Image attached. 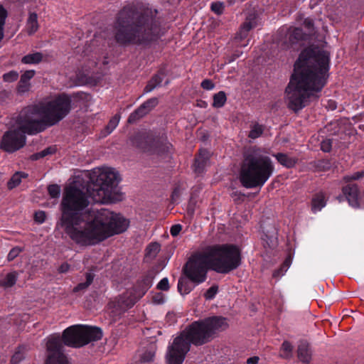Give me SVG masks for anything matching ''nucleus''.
Segmentation results:
<instances>
[{"instance_id": "f257e3e1", "label": "nucleus", "mask_w": 364, "mask_h": 364, "mask_svg": "<svg viewBox=\"0 0 364 364\" xmlns=\"http://www.w3.org/2000/svg\"><path fill=\"white\" fill-rule=\"evenodd\" d=\"M89 204L87 193L79 183L74 181L64 188L58 225L77 244L96 245L129 227V221L122 215L107 209L95 213L88 209Z\"/></svg>"}, {"instance_id": "f03ea898", "label": "nucleus", "mask_w": 364, "mask_h": 364, "mask_svg": "<svg viewBox=\"0 0 364 364\" xmlns=\"http://www.w3.org/2000/svg\"><path fill=\"white\" fill-rule=\"evenodd\" d=\"M70 109V98L65 95L23 108L17 117L16 127L3 134L0 148L8 153L21 149L26 142V134H36L56 124L65 117Z\"/></svg>"}, {"instance_id": "7ed1b4c3", "label": "nucleus", "mask_w": 364, "mask_h": 364, "mask_svg": "<svg viewBox=\"0 0 364 364\" xmlns=\"http://www.w3.org/2000/svg\"><path fill=\"white\" fill-rule=\"evenodd\" d=\"M329 60V53L318 48H307L301 53L285 90L290 109L299 111L307 105L311 97H318L327 82Z\"/></svg>"}, {"instance_id": "20e7f679", "label": "nucleus", "mask_w": 364, "mask_h": 364, "mask_svg": "<svg viewBox=\"0 0 364 364\" xmlns=\"http://www.w3.org/2000/svg\"><path fill=\"white\" fill-rule=\"evenodd\" d=\"M156 35L157 26L151 15L129 8L119 12L114 26V38L117 43L145 46L154 41Z\"/></svg>"}, {"instance_id": "39448f33", "label": "nucleus", "mask_w": 364, "mask_h": 364, "mask_svg": "<svg viewBox=\"0 0 364 364\" xmlns=\"http://www.w3.org/2000/svg\"><path fill=\"white\" fill-rule=\"evenodd\" d=\"M210 338L209 331L202 321L193 322L168 345L166 354V363L182 364L191 344L201 346L210 341Z\"/></svg>"}, {"instance_id": "423d86ee", "label": "nucleus", "mask_w": 364, "mask_h": 364, "mask_svg": "<svg viewBox=\"0 0 364 364\" xmlns=\"http://www.w3.org/2000/svg\"><path fill=\"white\" fill-rule=\"evenodd\" d=\"M274 169L271 159L260 149L252 148L245 154L240 180L245 188L261 187L272 175Z\"/></svg>"}, {"instance_id": "0eeeda50", "label": "nucleus", "mask_w": 364, "mask_h": 364, "mask_svg": "<svg viewBox=\"0 0 364 364\" xmlns=\"http://www.w3.org/2000/svg\"><path fill=\"white\" fill-rule=\"evenodd\" d=\"M91 179L93 183L87 191L93 201L97 203H114L122 200V194L118 191L119 174L109 167L96 168Z\"/></svg>"}, {"instance_id": "6e6552de", "label": "nucleus", "mask_w": 364, "mask_h": 364, "mask_svg": "<svg viewBox=\"0 0 364 364\" xmlns=\"http://www.w3.org/2000/svg\"><path fill=\"white\" fill-rule=\"evenodd\" d=\"M210 269L220 274H228L241 264L240 250L234 245H223L205 249Z\"/></svg>"}, {"instance_id": "1a4fd4ad", "label": "nucleus", "mask_w": 364, "mask_h": 364, "mask_svg": "<svg viewBox=\"0 0 364 364\" xmlns=\"http://www.w3.org/2000/svg\"><path fill=\"white\" fill-rule=\"evenodd\" d=\"M102 337L100 328L75 325L67 328L63 334L64 344L72 347H81L90 342L99 341Z\"/></svg>"}, {"instance_id": "9d476101", "label": "nucleus", "mask_w": 364, "mask_h": 364, "mask_svg": "<svg viewBox=\"0 0 364 364\" xmlns=\"http://www.w3.org/2000/svg\"><path fill=\"white\" fill-rule=\"evenodd\" d=\"M208 268L210 269V262L204 250L189 258L183 268V272L191 282L198 285L206 280Z\"/></svg>"}, {"instance_id": "9b49d317", "label": "nucleus", "mask_w": 364, "mask_h": 364, "mask_svg": "<svg viewBox=\"0 0 364 364\" xmlns=\"http://www.w3.org/2000/svg\"><path fill=\"white\" fill-rule=\"evenodd\" d=\"M133 146L140 151L149 154H162L168 151L171 144L156 139L151 135L145 133H137L131 139Z\"/></svg>"}, {"instance_id": "f8f14e48", "label": "nucleus", "mask_w": 364, "mask_h": 364, "mask_svg": "<svg viewBox=\"0 0 364 364\" xmlns=\"http://www.w3.org/2000/svg\"><path fill=\"white\" fill-rule=\"evenodd\" d=\"M48 357L46 364H68L63 353V346L59 336H50L46 343Z\"/></svg>"}, {"instance_id": "ddd939ff", "label": "nucleus", "mask_w": 364, "mask_h": 364, "mask_svg": "<svg viewBox=\"0 0 364 364\" xmlns=\"http://www.w3.org/2000/svg\"><path fill=\"white\" fill-rule=\"evenodd\" d=\"M209 331V334L212 337V335L215 331L224 329L228 326L226 319L220 316H214L206 318L202 321Z\"/></svg>"}, {"instance_id": "4468645a", "label": "nucleus", "mask_w": 364, "mask_h": 364, "mask_svg": "<svg viewBox=\"0 0 364 364\" xmlns=\"http://www.w3.org/2000/svg\"><path fill=\"white\" fill-rule=\"evenodd\" d=\"M343 192L346 196L349 205L357 208L359 206V192L358 186L355 184L348 185L343 188Z\"/></svg>"}, {"instance_id": "2eb2a0df", "label": "nucleus", "mask_w": 364, "mask_h": 364, "mask_svg": "<svg viewBox=\"0 0 364 364\" xmlns=\"http://www.w3.org/2000/svg\"><path fill=\"white\" fill-rule=\"evenodd\" d=\"M154 277L151 274L145 276L139 282V286L141 289L137 293L136 296H134L127 304V307H131L141 297L145 292L152 286Z\"/></svg>"}, {"instance_id": "dca6fc26", "label": "nucleus", "mask_w": 364, "mask_h": 364, "mask_svg": "<svg viewBox=\"0 0 364 364\" xmlns=\"http://www.w3.org/2000/svg\"><path fill=\"white\" fill-rule=\"evenodd\" d=\"M35 75V70H29L21 75L18 84L17 90L20 94H24L29 91L31 88L30 80Z\"/></svg>"}, {"instance_id": "f3484780", "label": "nucleus", "mask_w": 364, "mask_h": 364, "mask_svg": "<svg viewBox=\"0 0 364 364\" xmlns=\"http://www.w3.org/2000/svg\"><path fill=\"white\" fill-rule=\"evenodd\" d=\"M305 36L306 34L303 32L302 29L299 28H289L287 33V37L290 44H294L299 41L305 39Z\"/></svg>"}, {"instance_id": "a211bd4d", "label": "nucleus", "mask_w": 364, "mask_h": 364, "mask_svg": "<svg viewBox=\"0 0 364 364\" xmlns=\"http://www.w3.org/2000/svg\"><path fill=\"white\" fill-rule=\"evenodd\" d=\"M164 73L163 72H160L152 77V78L148 82L147 85L145 86L144 89V93H149L154 90L156 87L160 86L161 84Z\"/></svg>"}, {"instance_id": "6ab92c4d", "label": "nucleus", "mask_w": 364, "mask_h": 364, "mask_svg": "<svg viewBox=\"0 0 364 364\" xmlns=\"http://www.w3.org/2000/svg\"><path fill=\"white\" fill-rule=\"evenodd\" d=\"M274 156L280 164L287 168L294 167L297 162L296 157L285 154L279 153L275 154Z\"/></svg>"}, {"instance_id": "aec40b11", "label": "nucleus", "mask_w": 364, "mask_h": 364, "mask_svg": "<svg viewBox=\"0 0 364 364\" xmlns=\"http://www.w3.org/2000/svg\"><path fill=\"white\" fill-rule=\"evenodd\" d=\"M298 358L304 363H309L311 360V353L309 344L306 342H301L298 346Z\"/></svg>"}, {"instance_id": "412c9836", "label": "nucleus", "mask_w": 364, "mask_h": 364, "mask_svg": "<svg viewBox=\"0 0 364 364\" xmlns=\"http://www.w3.org/2000/svg\"><path fill=\"white\" fill-rule=\"evenodd\" d=\"M156 346L154 343H150L147 348L140 354L141 361L142 363H150L154 360Z\"/></svg>"}, {"instance_id": "4be33fe9", "label": "nucleus", "mask_w": 364, "mask_h": 364, "mask_svg": "<svg viewBox=\"0 0 364 364\" xmlns=\"http://www.w3.org/2000/svg\"><path fill=\"white\" fill-rule=\"evenodd\" d=\"M38 29V16L36 13H30L26 21V31L32 35Z\"/></svg>"}, {"instance_id": "5701e85b", "label": "nucleus", "mask_w": 364, "mask_h": 364, "mask_svg": "<svg viewBox=\"0 0 364 364\" xmlns=\"http://www.w3.org/2000/svg\"><path fill=\"white\" fill-rule=\"evenodd\" d=\"M256 23L247 18L246 21L241 26L239 31L237 33L236 38L242 40L247 37L249 31L255 26Z\"/></svg>"}, {"instance_id": "b1692460", "label": "nucleus", "mask_w": 364, "mask_h": 364, "mask_svg": "<svg viewBox=\"0 0 364 364\" xmlns=\"http://www.w3.org/2000/svg\"><path fill=\"white\" fill-rule=\"evenodd\" d=\"M43 55L41 52L29 53L23 56L21 63L23 64H38L43 60Z\"/></svg>"}, {"instance_id": "393cba45", "label": "nucleus", "mask_w": 364, "mask_h": 364, "mask_svg": "<svg viewBox=\"0 0 364 364\" xmlns=\"http://www.w3.org/2000/svg\"><path fill=\"white\" fill-rule=\"evenodd\" d=\"M210 154L207 150H201L199 154V156L196 159L195 168L196 171L200 172L203 166L206 164L207 161L209 159Z\"/></svg>"}, {"instance_id": "a878e982", "label": "nucleus", "mask_w": 364, "mask_h": 364, "mask_svg": "<svg viewBox=\"0 0 364 364\" xmlns=\"http://www.w3.org/2000/svg\"><path fill=\"white\" fill-rule=\"evenodd\" d=\"M326 205L325 196L323 193H318L312 200V210L314 213L320 211Z\"/></svg>"}, {"instance_id": "bb28decb", "label": "nucleus", "mask_w": 364, "mask_h": 364, "mask_svg": "<svg viewBox=\"0 0 364 364\" xmlns=\"http://www.w3.org/2000/svg\"><path fill=\"white\" fill-rule=\"evenodd\" d=\"M178 290L181 295H186L193 290V287L188 279L180 278L178 282Z\"/></svg>"}, {"instance_id": "cd10ccee", "label": "nucleus", "mask_w": 364, "mask_h": 364, "mask_svg": "<svg viewBox=\"0 0 364 364\" xmlns=\"http://www.w3.org/2000/svg\"><path fill=\"white\" fill-rule=\"evenodd\" d=\"M28 174L24 172L19 171L15 173L7 183L8 188L9 189H12L16 187L21 183V179L26 178Z\"/></svg>"}, {"instance_id": "c85d7f7f", "label": "nucleus", "mask_w": 364, "mask_h": 364, "mask_svg": "<svg viewBox=\"0 0 364 364\" xmlns=\"http://www.w3.org/2000/svg\"><path fill=\"white\" fill-rule=\"evenodd\" d=\"M17 281V274L16 272H10L0 281V286L8 288L13 287Z\"/></svg>"}, {"instance_id": "c756f323", "label": "nucleus", "mask_w": 364, "mask_h": 364, "mask_svg": "<svg viewBox=\"0 0 364 364\" xmlns=\"http://www.w3.org/2000/svg\"><path fill=\"white\" fill-rule=\"evenodd\" d=\"M161 246L158 242H152L146 249V257L148 259H154L159 252Z\"/></svg>"}, {"instance_id": "7c9ffc66", "label": "nucleus", "mask_w": 364, "mask_h": 364, "mask_svg": "<svg viewBox=\"0 0 364 364\" xmlns=\"http://www.w3.org/2000/svg\"><path fill=\"white\" fill-rule=\"evenodd\" d=\"M226 100L227 97L225 92L220 91L213 95V106L217 108L222 107L225 105Z\"/></svg>"}, {"instance_id": "2f4dec72", "label": "nucleus", "mask_w": 364, "mask_h": 364, "mask_svg": "<svg viewBox=\"0 0 364 364\" xmlns=\"http://www.w3.org/2000/svg\"><path fill=\"white\" fill-rule=\"evenodd\" d=\"M146 115V114L145 112H144V110L141 109V107L139 106L136 109H135L129 114L127 122L129 124H134Z\"/></svg>"}, {"instance_id": "473e14b6", "label": "nucleus", "mask_w": 364, "mask_h": 364, "mask_svg": "<svg viewBox=\"0 0 364 364\" xmlns=\"http://www.w3.org/2000/svg\"><path fill=\"white\" fill-rule=\"evenodd\" d=\"M146 115V114L145 112H144V110L141 109V107L139 106L136 109H135L129 114L127 122L129 124H134Z\"/></svg>"}, {"instance_id": "72a5a7b5", "label": "nucleus", "mask_w": 364, "mask_h": 364, "mask_svg": "<svg viewBox=\"0 0 364 364\" xmlns=\"http://www.w3.org/2000/svg\"><path fill=\"white\" fill-rule=\"evenodd\" d=\"M26 348L25 346H19L14 355L11 358V363L13 364H18L25 358V353Z\"/></svg>"}, {"instance_id": "f704fd0d", "label": "nucleus", "mask_w": 364, "mask_h": 364, "mask_svg": "<svg viewBox=\"0 0 364 364\" xmlns=\"http://www.w3.org/2000/svg\"><path fill=\"white\" fill-rule=\"evenodd\" d=\"M94 277L91 273L86 274V282L78 284L74 289V292L85 290L92 282Z\"/></svg>"}, {"instance_id": "c9c22d12", "label": "nucleus", "mask_w": 364, "mask_h": 364, "mask_svg": "<svg viewBox=\"0 0 364 364\" xmlns=\"http://www.w3.org/2000/svg\"><path fill=\"white\" fill-rule=\"evenodd\" d=\"M293 347L289 341H284L281 346L280 356L284 358H290L292 356Z\"/></svg>"}, {"instance_id": "e433bc0d", "label": "nucleus", "mask_w": 364, "mask_h": 364, "mask_svg": "<svg viewBox=\"0 0 364 364\" xmlns=\"http://www.w3.org/2000/svg\"><path fill=\"white\" fill-rule=\"evenodd\" d=\"M6 16L7 12L6 9L1 5H0V41L4 38V25Z\"/></svg>"}, {"instance_id": "4c0bfd02", "label": "nucleus", "mask_w": 364, "mask_h": 364, "mask_svg": "<svg viewBox=\"0 0 364 364\" xmlns=\"http://www.w3.org/2000/svg\"><path fill=\"white\" fill-rule=\"evenodd\" d=\"M262 132H263L262 126L257 124H254L252 127L251 130L249 133V137H250L252 139H257L261 136Z\"/></svg>"}, {"instance_id": "58836bf2", "label": "nucleus", "mask_w": 364, "mask_h": 364, "mask_svg": "<svg viewBox=\"0 0 364 364\" xmlns=\"http://www.w3.org/2000/svg\"><path fill=\"white\" fill-rule=\"evenodd\" d=\"M120 120V116L118 114L114 115L109 122L106 127L107 132L110 134L118 125Z\"/></svg>"}, {"instance_id": "ea45409f", "label": "nucleus", "mask_w": 364, "mask_h": 364, "mask_svg": "<svg viewBox=\"0 0 364 364\" xmlns=\"http://www.w3.org/2000/svg\"><path fill=\"white\" fill-rule=\"evenodd\" d=\"M289 266H290V260L289 259H287L284 262L282 267L274 272L273 277H279L284 275V273L287 271Z\"/></svg>"}, {"instance_id": "a19ab883", "label": "nucleus", "mask_w": 364, "mask_h": 364, "mask_svg": "<svg viewBox=\"0 0 364 364\" xmlns=\"http://www.w3.org/2000/svg\"><path fill=\"white\" fill-rule=\"evenodd\" d=\"M48 191L49 195L53 198H58L60 193V188L57 184L50 185L48 187Z\"/></svg>"}, {"instance_id": "79ce46f5", "label": "nucleus", "mask_w": 364, "mask_h": 364, "mask_svg": "<svg viewBox=\"0 0 364 364\" xmlns=\"http://www.w3.org/2000/svg\"><path fill=\"white\" fill-rule=\"evenodd\" d=\"M218 292V286L213 285L210 287L204 294V297L206 300L213 299Z\"/></svg>"}, {"instance_id": "37998d69", "label": "nucleus", "mask_w": 364, "mask_h": 364, "mask_svg": "<svg viewBox=\"0 0 364 364\" xmlns=\"http://www.w3.org/2000/svg\"><path fill=\"white\" fill-rule=\"evenodd\" d=\"M18 77V73L16 71L12 70L3 75L4 80L7 82H12L16 81Z\"/></svg>"}, {"instance_id": "c03bdc74", "label": "nucleus", "mask_w": 364, "mask_h": 364, "mask_svg": "<svg viewBox=\"0 0 364 364\" xmlns=\"http://www.w3.org/2000/svg\"><path fill=\"white\" fill-rule=\"evenodd\" d=\"M55 149L52 147H48L47 149H45L44 150L36 153V154L32 156L33 159H38L40 158H43L48 154H51L54 153Z\"/></svg>"}, {"instance_id": "a18cd8bd", "label": "nucleus", "mask_w": 364, "mask_h": 364, "mask_svg": "<svg viewBox=\"0 0 364 364\" xmlns=\"http://www.w3.org/2000/svg\"><path fill=\"white\" fill-rule=\"evenodd\" d=\"M210 8L214 13L221 14L224 10V4L220 1H215L211 4Z\"/></svg>"}, {"instance_id": "49530a36", "label": "nucleus", "mask_w": 364, "mask_h": 364, "mask_svg": "<svg viewBox=\"0 0 364 364\" xmlns=\"http://www.w3.org/2000/svg\"><path fill=\"white\" fill-rule=\"evenodd\" d=\"M159 103V100L157 97H151L146 101H145L143 104L146 106V107L151 112Z\"/></svg>"}, {"instance_id": "de8ad7c7", "label": "nucleus", "mask_w": 364, "mask_h": 364, "mask_svg": "<svg viewBox=\"0 0 364 364\" xmlns=\"http://www.w3.org/2000/svg\"><path fill=\"white\" fill-rule=\"evenodd\" d=\"M23 251V249L19 247L12 248L8 254V259L11 261L14 259Z\"/></svg>"}, {"instance_id": "09e8293b", "label": "nucleus", "mask_w": 364, "mask_h": 364, "mask_svg": "<svg viewBox=\"0 0 364 364\" xmlns=\"http://www.w3.org/2000/svg\"><path fill=\"white\" fill-rule=\"evenodd\" d=\"M157 288L160 290L167 291L169 289L168 278H163L157 284Z\"/></svg>"}, {"instance_id": "8fccbe9b", "label": "nucleus", "mask_w": 364, "mask_h": 364, "mask_svg": "<svg viewBox=\"0 0 364 364\" xmlns=\"http://www.w3.org/2000/svg\"><path fill=\"white\" fill-rule=\"evenodd\" d=\"M332 146V141L331 139H325L321 144V149L324 152L331 151Z\"/></svg>"}, {"instance_id": "3c124183", "label": "nucleus", "mask_w": 364, "mask_h": 364, "mask_svg": "<svg viewBox=\"0 0 364 364\" xmlns=\"http://www.w3.org/2000/svg\"><path fill=\"white\" fill-rule=\"evenodd\" d=\"M304 26L307 29L309 34H311L314 31V22L312 19L308 18L303 22Z\"/></svg>"}, {"instance_id": "603ef678", "label": "nucleus", "mask_w": 364, "mask_h": 364, "mask_svg": "<svg viewBox=\"0 0 364 364\" xmlns=\"http://www.w3.org/2000/svg\"><path fill=\"white\" fill-rule=\"evenodd\" d=\"M201 87L206 90H211L215 87V84L212 82V80L205 79L202 81Z\"/></svg>"}, {"instance_id": "864d4df0", "label": "nucleus", "mask_w": 364, "mask_h": 364, "mask_svg": "<svg viewBox=\"0 0 364 364\" xmlns=\"http://www.w3.org/2000/svg\"><path fill=\"white\" fill-rule=\"evenodd\" d=\"M35 220L38 223H43L46 220V213L43 211L36 212L34 215Z\"/></svg>"}, {"instance_id": "5fc2aeb1", "label": "nucleus", "mask_w": 364, "mask_h": 364, "mask_svg": "<svg viewBox=\"0 0 364 364\" xmlns=\"http://www.w3.org/2000/svg\"><path fill=\"white\" fill-rule=\"evenodd\" d=\"M181 230H182L181 225H180V224L174 225L171 228V230H170L171 235L173 237H176L180 233Z\"/></svg>"}, {"instance_id": "6e6d98bb", "label": "nucleus", "mask_w": 364, "mask_h": 364, "mask_svg": "<svg viewBox=\"0 0 364 364\" xmlns=\"http://www.w3.org/2000/svg\"><path fill=\"white\" fill-rule=\"evenodd\" d=\"M363 176V173L357 172V173H353L351 176H345L344 179L346 181H348L350 180H357V179H359L360 178H361Z\"/></svg>"}, {"instance_id": "4d7b16f0", "label": "nucleus", "mask_w": 364, "mask_h": 364, "mask_svg": "<svg viewBox=\"0 0 364 364\" xmlns=\"http://www.w3.org/2000/svg\"><path fill=\"white\" fill-rule=\"evenodd\" d=\"M70 269V265L67 263H63L58 268L59 273H66Z\"/></svg>"}, {"instance_id": "13d9d810", "label": "nucleus", "mask_w": 364, "mask_h": 364, "mask_svg": "<svg viewBox=\"0 0 364 364\" xmlns=\"http://www.w3.org/2000/svg\"><path fill=\"white\" fill-rule=\"evenodd\" d=\"M259 360V358L258 356H253V357L249 358L247 360V364H257Z\"/></svg>"}, {"instance_id": "bf43d9fd", "label": "nucleus", "mask_w": 364, "mask_h": 364, "mask_svg": "<svg viewBox=\"0 0 364 364\" xmlns=\"http://www.w3.org/2000/svg\"><path fill=\"white\" fill-rule=\"evenodd\" d=\"M140 107H141V109L144 110V112H145V113L146 114H148L150 112L149 111V109L146 107V106L144 105V104H141L140 105Z\"/></svg>"}, {"instance_id": "052dcab7", "label": "nucleus", "mask_w": 364, "mask_h": 364, "mask_svg": "<svg viewBox=\"0 0 364 364\" xmlns=\"http://www.w3.org/2000/svg\"><path fill=\"white\" fill-rule=\"evenodd\" d=\"M239 56H240L239 54L235 55L234 59H235L236 58H238Z\"/></svg>"}]
</instances>
